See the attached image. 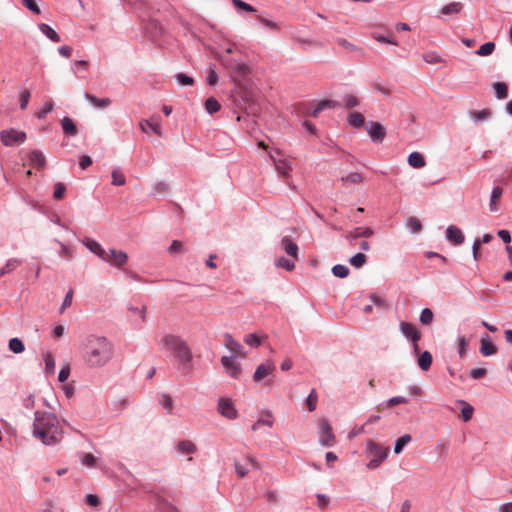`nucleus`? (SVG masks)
I'll list each match as a JSON object with an SVG mask.
<instances>
[{
	"label": "nucleus",
	"mask_w": 512,
	"mask_h": 512,
	"mask_svg": "<svg viewBox=\"0 0 512 512\" xmlns=\"http://www.w3.org/2000/svg\"><path fill=\"white\" fill-rule=\"evenodd\" d=\"M80 355L85 367L100 369L105 367L114 356V346L104 336L88 335L80 344Z\"/></svg>",
	"instance_id": "nucleus-1"
},
{
	"label": "nucleus",
	"mask_w": 512,
	"mask_h": 512,
	"mask_svg": "<svg viewBox=\"0 0 512 512\" xmlns=\"http://www.w3.org/2000/svg\"><path fill=\"white\" fill-rule=\"evenodd\" d=\"M33 437L44 445H56L63 439V428L57 416L47 411L34 413Z\"/></svg>",
	"instance_id": "nucleus-2"
},
{
	"label": "nucleus",
	"mask_w": 512,
	"mask_h": 512,
	"mask_svg": "<svg viewBox=\"0 0 512 512\" xmlns=\"http://www.w3.org/2000/svg\"><path fill=\"white\" fill-rule=\"evenodd\" d=\"M164 347L171 350L178 361L182 364H188L192 360L191 350L185 340L177 335L168 334L162 340Z\"/></svg>",
	"instance_id": "nucleus-3"
},
{
	"label": "nucleus",
	"mask_w": 512,
	"mask_h": 512,
	"mask_svg": "<svg viewBox=\"0 0 512 512\" xmlns=\"http://www.w3.org/2000/svg\"><path fill=\"white\" fill-rule=\"evenodd\" d=\"M389 451V447H384L373 440H368L366 442V455L370 458V461L366 465L367 469L374 470L378 468L388 457Z\"/></svg>",
	"instance_id": "nucleus-4"
},
{
	"label": "nucleus",
	"mask_w": 512,
	"mask_h": 512,
	"mask_svg": "<svg viewBox=\"0 0 512 512\" xmlns=\"http://www.w3.org/2000/svg\"><path fill=\"white\" fill-rule=\"evenodd\" d=\"M221 62L226 68L230 69L237 77L244 78L250 72L249 67L245 63L236 59H231L227 55L221 56Z\"/></svg>",
	"instance_id": "nucleus-5"
},
{
	"label": "nucleus",
	"mask_w": 512,
	"mask_h": 512,
	"mask_svg": "<svg viewBox=\"0 0 512 512\" xmlns=\"http://www.w3.org/2000/svg\"><path fill=\"white\" fill-rule=\"evenodd\" d=\"M0 138L5 146H13L17 144H21L26 140V133L23 131H18L16 129H6L2 130L0 133Z\"/></svg>",
	"instance_id": "nucleus-6"
},
{
	"label": "nucleus",
	"mask_w": 512,
	"mask_h": 512,
	"mask_svg": "<svg viewBox=\"0 0 512 512\" xmlns=\"http://www.w3.org/2000/svg\"><path fill=\"white\" fill-rule=\"evenodd\" d=\"M319 443L324 447H332L336 443L332 427L325 419L319 424Z\"/></svg>",
	"instance_id": "nucleus-7"
},
{
	"label": "nucleus",
	"mask_w": 512,
	"mask_h": 512,
	"mask_svg": "<svg viewBox=\"0 0 512 512\" xmlns=\"http://www.w3.org/2000/svg\"><path fill=\"white\" fill-rule=\"evenodd\" d=\"M221 363L226 369V372L232 378H239L241 374V366L239 363L235 361V356H223L221 358Z\"/></svg>",
	"instance_id": "nucleus-8"
},
{
	"label": "nucleus",
	"mask_w": 512,
	"mask_h": 512,
	"mask_svg": "<svg viewBox=\"0 0 512 512\" xmlns=\"http://www.w3.org/2000/svg\"><path fill=\"white\" fill-rule=\"evenodd\" d=\"M218 411L221 415L228 419H235L237 417V410L233 402L226 398H221L219 400Z\"/></svg>",
	"instance_id": "nucleus-9"
},
{
	"label": "nucleus",
	"mask_w": 512,
	"mask_h": 512,
	"mask_svg": "<svg viewBox=\"0 0 512 512\" xmlns=\"http://www.w3.org/2000/svg\"><path fill=\"white\" fill-rule=\"evenodd\" d=\"M82 243L85 245V247L97 255L100 259L103 261H110V258L108 256V253L103 249V247L95 240L91 238H85L83 239Z\"/></svg>",
	"instance_id": "nucleus-10"
},
{
	"label": "nucleus",
	"mask_w": 512,
	"mask_h": 512,
	"mask_svg": "<svg viewBox=\"0 0 512 512\" xmlns=\"http://www.w3.org/2000/svg\"><path fill=\"white\" fill-rule=\"evenodd\" d=\"M367 132L375 143H381L386 136L385 128L378 122H370Z\"/></svg>",
	"instance_id": "nucleus-11"
},
{
	"label": "nucleus",
	"mask_w": 512,
	"mask_h": 512,
	"mask_svg": "<svg viewBox=\"0 0 512 512\" xmlns=\"http://www.w3.org/2000/svg\"><path fill=\"white\" fill-rule=\"evenodd\" d=\"M373 230L369 227H357V228H354L353 230H350L348 231L346 234H345V238L350 241V244L351 245H354V241L357 239V238H368V237H371L373 235Z\"/></svg>",
	"instance_id": "nucleus-12"
},
{
	"label": "nucleus",
	"mask_w": 512,
	"mask_h": 512,
	"mask_svg": "<svg viewBox=\"0 0 512 512\" xmlns=\"http://www.w3.org/2000/svg\"><path fill=\"white\" fill-rule=\"evenodd\" d=\"M224 343L226 348L234 354L233 356L245 357L243 346L238 341H236L231 334H224Z\"/></svg>",
	"instance_id": "nucleus-13"
},
{
	"label": "nucleus",
	"mask_w": 512,
	"mask_h": 512,
	"mask_svg": "<svg viewBox=\"0 0 512 512\" xmlns=\"http://www.w3.org/2000/svg\"><path fill=\"white\" fill-rule=\"evenodd\" d=\"M249 467H252L254 469L258 468L257 461L251 456L245 457L243 464L238 461L235 462L236 473L241 478L247 475V473L249 471Z\"/></svg>",
	"instance_id": "nucleus-14"
},
{
	"label": "nucleus",
	"mask_w": 512,
	"mask_h": 512,
	"mask_svg": "<svg viewBox=\"0 0 512 512\" xmlns=\"http://www.w3.org/2000/svg\"><path fill=\"white\" fill-rule=\"evenodd\" d=\"M400 330L402 334L412 342H418L421 338V333L409 322L402 321L400 323Z\"/></svg>",
	"instance_id": "nucleus-15"
},
{
	"label": "nucleus",
	"mask_w": 512,
	"mask_h": 512,
	"mask_svg": "<svg viewBox=\"0 0 512 512\" xmlns=\"http://www.w3.org/2000/svg\"><path fill=\"white\" fill-rule=\"evenodd\" d=\"M281 249L294 260L298 259L299 248L288 236H284L280 242Z\"/></svg>",
	"instance_id": "nucleus-16"
},
{
	"label": "nucleus",
	"mask_w": 512,
	"mask_h": 512,
	"mask_svg": "<svg viewBox=\"0 0 512 512\" xmlns=\"http://www.w3.org/2000/svg\"><path fill=\"white\" fill-rule=\"evenodd\" d=\"M275 368L276 367L272 362H266V363L260 364L254 372V375H253L254 381L260 382L265 377L270 375L275 370Z\"/></svg>",
	"instance_id": "nucleus-17"
},
{
	"label": "nucleus",
	"mask_w": 512,
	"mask_h": 512,
	"mask_svg": "<svg viewBox=\"0 0 512 512\" xmlns=\"http://www.w3.org/2000/svg\"><path fill=\"white\" fill-rule=\"evenodd\" d=\"M446 238L448 241L455 245H460L464 242L465 237L461 229L456 226H449L446 230Z\"/></svg>",
	"instance_id": "nucleus-18"
},
{
	"label": "nucleus",
	"mask_w": 512,
	"mask_h": 512,
	"mask_svg": "<svg viewBox=\"0 0 512 512\" xmlns=\"http://www.w3.org/2000/svg\"><path fill=\"white\" fill-rule=\"evenodd\" d=\"M110 261H107L113 266L121 267L123 266L128 259V255L121 250L111 249L108 253Z\"/></svg>",
	"instance_id": "nucleus-19"
},
{
	"label": "nucleus",
	"mask_w": 512,
	"mask_h": 512,
	"mask_svg": "<svg viewBox=\"0 0 512 512\" xmlns=\"http://www.w3.org/2000/svg\"><path fill=\"white\" fill-rule=\"evenodd\" d=\"M28 159L30 165L37 169L43 168L46 164L45 156L40 150L31 151Z\"/></svg>",
	"instance_id": "nucleus-20"
},
{
	"label": "nucleus",
	"mask_w": 512,
	"mask_h": 512,
	"mask_svg": "<svg viewBox=\"0 0 512 512\" xmlns=\"http://www.w3.org/2000/svg\"><path fill=\"white\" fill-rule=\"evenodd\" d=\"M270 157L274 162L277 172L280 175L287 177L291 171L290 163L286 159H275L272 154H270Z\"/></svg>",
	"instance_id": "nucleus-21"
},
{
	"label": "nucleus",
	"mask_w": 512,
	"mask_h": 512,
	"mask_svg": "<svg viewBox=\"0 0 512 512\" xmlns=\"http://www.w3.org/2000/svg\"><path fill=\"white\" fill-rule=\"evenodd\" d=\"M84 97L89 103L96 108H106L111 104L110 98H97L93 94L85 93Z\"/></svg>",
	"instance_id": "nucleus-22"
},
{
	"label": "nucleus",
	"mask_w": 512,
	"mask_h": 512,
	"mask_svg": "<svg viewBox=\"0 0 512 512\" xmlns=\"http://www.w3.org/2000/svg\"><path fill=\"white\" fill-rule=\"evenodd\" d=\"M433 362V357L429 351H424L418 356V366L421 370L427 371L430 369Z\"/></svg>",
	"instance_id": "nucleus-23"
},
{
	"label": "nucleus",
	"mask_w": 512,
	"mask_h": 512,
	"mask_svg": "<svg viewBox=\"0 0 512 512\" xmlns=\"http://www.w3.org/2000/svg\"><path fill=\"white\" fill-rule=\"evenodd\" d=\"M496 346L491 342L488 336L481 339V348L480 352L484 356H491L496 353Z\"/></svg>",
	"instance_id": "nucleus-24"
},
{
	"label": "nucleus",
	"mask_w": 512,
	"mask_h": 512,
	"mask_svg": "<svg viewBox=\"0 0 512 512\" xmlns=\"http://www.w3.org/2000/svg\"><path fill=\"white\" fill-rule=\"evenodd\" d=\"M408 163L411 167L417 169L424 167L426 164L424 156L419 152H412L408 156Z\"/></svg>",
	"instance_id": "nucleus-25"
},
{
	"label": "nucleus",
	"mask_w": 512,
	"mask_h": 512,
	"mask_svg": "<svg viewBox=\"0 0 512 512\" xmlns=\"http://www.w3.org/2000/svg\"><path fill=\"white\" fill-rule=\"evenodd\" d=\"M177 451L181 454H193L197 451V447L190 440H182L177 445Z\"/></svg>",
	"instance_id": "nucleus-26"
},
{
	"label": "nucleus",
	"mask_w": 512,
	"mask_h": 512,
	"mask_svg": "<svg viewBox=\"0 0 512 512\" xmlns=\"http://www.w3.org/2000/svg\"><path fill=\"white\" fill-rule=\"evenodd\" d=\"M39 30L53 42H60L61 38L59 34L48 24L42 23L39 25Z\"/></svg>",
	"instance_id": "nucleus-27"
},
{
	"label": "nucleus",
	"mask_w": 512,
	"mask_h": 512,
	"mask_svg": "<svg viewBox=\"0 0 512 512\" xmlns=\"http://www.w3.org/2000/svg\"><path fill=\"white\" fill-rule=\"evenodd\" d=\"M61 126H62V129H63V132L66 134V135H69V136H74L77 134V128H76V125L75 123L73 122V120L69 117H64L62 120H61Z\"/></svg>",
	"instance_id": "nucleus-28"
},
{
	"label": "nucleus",
	"mask_w": 512,
	"mask_h": 512,
	"mask_svg": "<svg viewBox=\"0 0 512 512\" xmlns=\"http://www.w3.org/2000/svg\"><path fill=\"white\" fill-rule=\"evenodd\" d=\"M339 104L338 102L336 101H333V100H322L320 101L316 107L314 108V110L312 111L311 115L313 117H317L318 114L323 111L324 109L326 108H335V107H338Z\"/></svg>",
	"instance_id": "nucleus-29"
},
{
	"label": "nucleus",
	"mask_w": 512,
	"mask_h": 512,
	"mask_svg": "<svg viewBox=\"0 0 512 512\" xmlns=\"http://www.w3.org/2000/svg\"><path fill=\"white\" fill-rule=\"evenodd\" d=\"M148 126L155 134H161V125L159 121H154V119L143 120L140 122V128L143 132H147L146 127Z\"/></svg>",
	"instance_id": "nucleus-30"
},
{
	"label": "nucleus",
	"mask_w": 512,
	"mask_h": 512,
	"mask_svg": "<svg viewBox=\"0 0 512 512\" xmlns=\"http://www.w3.org/2000/svg\"><path fill=\"white\" fill-rule=\"evenodd\" d=\"M463 5L461 2H451L442 7L441 12L444 15L458 14L462 10Z\"/></svg>",
	"instance_id": "nucleus-31"
},
{
	"label": "nucleus",
	"mask_w": 512,
	"mask_h": 512,
	"mask_svg": "<svg viewBox=\"0 0 512 512\" xmlns=\"http://www.w3.org/2000/svg\"><path fill=\"white\" fill-rule=\"evenodd\" d=\"M22 264V261L16 258L9 259L4 267L0 269V277L4 276L5 274L11 273L14 271L18 266Z\"/></svg>",
	"instance_id": "nucleus-32"
},
{
	"label": "nucleus",
	"mask_w": 512,
	"mask_h": 512,
	"mask_svg": "<svg viewBox=\"0 0 512 512\" xmlns=\"http://www.w3.org/2000/svg\"><path fill=\"white\" fill-rule=\"evenodd\" d=\"M503 190L501 187L496 186L493 188L490 198L489 208L491 212H496L498 207L496 205L497 200L502 196Z\"/></svg>",
	"instance_id": "nucleus-33"
},
{
	"label": "nucleus",
	"mask_w": 512,
	"mask_h": 512,
	"mask_svg": "<svg viewBox=\"0 0 512 512\" xmlns=\"http://www.w3.org/2000/svg\"><path fill=\"white\" fill-rule=\"evenodd\" d=\"M158 401L160 405L167 411L168 414H171L173 411V400L172 398L167 394H159Z\"/></svg>",
	"instance_id": "nucleus-34"
},
{
	"label": "nucleus",
	"mask_w": 512,
	"mask_h": 512,
	"mask_svg": "<svg viewBox=\"0 0 512 512\" xmlns=\"http://www.w3.org/2000/svg\"><path fill=\"white\" fill-rule=\"evenodd\" d=\"M364 116L359 112H353L349 114L348 123L352 127L360 128L364 125Z\"/></svg>",
	"instance_id": "nucleus-35"
},
{
	"label": "nucleus",
	"mask_w": 512,
	"mask_h": 512,
	"mask_svg": "<svg viewBox=\"0 0 512 512\" xmlns=\"http://www.w3.org/2000/svg\"><path fill=\"white\" fill-rule=\"evenodd\" d=\"M411 435L409 434H405L401 437H399L396 441H395V445H394V453L395 454H399L402 452L403 448L411 441Z\"/></svg>",
	"instance_id": "nucleus-36"
},
{
	"label": "nucleus",
	"mask_w": 512,
	"mask_h": 512,
	"mask_svg": "<svg viewBox=\"0 0 512 512\" xmlns=\"http://www.w3.org/2000/svg\"><path fill=\"white\" fill-rule=\"evenodd\" d=\"M495 95L498 99H505L508 96V87L504 82H497L493 85Z\"/></svg>",
	"instance_id": "nucleus-37"
},
{
	"label": "nucleus",
	"mask_w": 512,
	"mask_h": 512,
	"mask_svg": "<svg viewBox=\"0 0 512 512\" xmlns=\"http://www.w3.org/2000/svg\"><path fill=\"white\" fill-rule=\"evenodd\" d=\"M220 108H221V105H220L219 101L214 97H210L205 101V109L207 110V112L209 114H214V113L218 112L220 110Z\"/></svg>",
	"instance_id": "nucleus-38"
},
{
	"label": "nucleus",
	"mask_w": 512,
	"mask_h": 512,
	"mask_svg": "<svg viewBox=\"0 0 512 512\" xmlns=\"http://www.w3.org/2000/svg\"><path fill=\"white\" fill-rule=\"evenodd\" d=\"M9 349L13 352V353H16V354H20L22 353L24 350H25V346L22 342V340H20L19 338H11L9 340Z\"/></svg>",
	"instance_id": "nucleus-39"
},
{
	"label": "nucleus",
	"mask_w": 512,
	"mask_h": 512,
	"mask_svg": "<svg viewBox=\"0 0 512 512\" xmlns=\"http://www.w3.org/2000/svg\"><path fill=\"white\" fill-rule=\"evenodd\" d=\"M125 183H126L125 175L123 174V172L120 169L115 168L112 171V184L115 186H122Z\"/></svg>",
	"instance_id": "nucleus-40"
},
{
	"label": "nucleus",
	"mask_w": 512,
	"mask_h": 512,
	"mask_svg": "<svg viewBox=\"0 0 512 512\" xmlns=\"http://www.w3.org/2000/svg\"><path fill=\"white\" fill-rule=\"evenodd\" d=\"M276 266L285 269L286 271H293L295 269V263L293 260L285 257H280L276 260Z\"/></svg>",
	"instance_id": "nucleus-41"
},
{
	"label": "nucleus",
	"mask_w": 512,
	"mask_h": 512,
	"mask_svg": "<svg viewBox=\"0 0 512 512\" xmlns=\"http://www.w3.org/2000/svg\"><path fill=\"white\" fill-rule=\"evenodd\" d=\"M367 261V256L363 253H357L350 258L349 263L355 268H361Z\"/></svg>",
	"instance_id": "nucleus-42"
},
{
	"label": "nucleus",
	"mask_w": 512,
	"mask_h": 512,
	"mask_svg": "<svg viewBox=\"0 0 512 512\" xmlns=\"http://www.w3.org/2000/svg\"><path fill=\"white\" fill-rule=\"evenodd\" d=\"M457 343H458V354L461 358H464L466 355L467 347L469 345V339L466 338L465 336L461 335L457 338Z\"/></svg>",
	"instance_id": "nucleus-43"
},
{
	"label": "nucleus",
	"mask_w": 512,
	"mask_h": 512,
	"mask_svg": "<svg viewBox=\"0 0 512 512\" xmlns=\"http://www.w3.org/2000/svg\"><path fill=\"white\" fill-rule=\"evenodd\" d=\"M494 49L495 44L493 42H486L479 47V49L476 51V54L480 56H488L492 54Z\"/></svg>",
	"instance_id": "nucleus-44"
},
{
	"label": "nucleus",
	"mask_w": 512,
	"mask_h": 512,
	"mask_svg": "<svg viewBox=\"0 0 512 512\" xmlns=\"http://www.w3.org/2000/svg\"><path fill=\"white\" fill-rule=\"evenodd\" d=\"M433 318H434V314H433V311L429 308H424L422 311H421V314H420V322L423 324V325H430L433 321Z\"/></svg>",
	"instance_id": "nucleus-45"
},
{
	"label": "nucleus",
	"mask_w": 512,
	"mask_h": 512,
	"mask_svg": "<svg viewBox=\"0 0 512 512\" xmlns=\"http://www.w3.org/2000/svg\"><path fill=\"white\" fill-rule=\"evenodd\" d=\"M422 59L428 64H438V63L443 62V59L441 58V56H439L435 52H427V53L423 54Z\"/></svg>",
	"instance_id": "nucleus-46"
},
{
	"label": "nucleus",
	"mask_w": 512,
	"mask_h": 512,
	"mask_svg": "<svg viewBox=\"0 0 512 512\" xmlns=\"http://www.w3.org/2000/svg\"><path fill=\"white\" fill-rule=\"evenodd\" d=\"M341 181L348 182L351 184H360L363 181V177L358 172H352V173L348 174L347 176L342 177Z\"/></svg>",
	"instance_id": "nucleus-47"
},
{
	"label": "nucleus",
	"mask_w": 512,
	"mask_h": 512,
	"mask_svg": "<svg viewBox=\"0 0 512 512\" xmlns=\"http://www.w3.org/2000/svg\"><path fill=\"white\" fill-rule=\"evenodd\" d=\"M332 273L336 277L345 278L349 275V269L345 265L337 264L332 268Z\"/></svg>",
	"instance_id": "nucleus-48"
},
{
	"label": "nucleus",
	"mask_w": 512,
	"mask_h": 512,
	"mask_svg": "<svg viewBox=\"0 0 512 512\" xmlns=\"http://www.w3.org/2000/svg\"><path fill=\"white\" fill-rule=\"evenodd\" d=\"M406 225L412 233H418L422 228L421 222L416 217H410Z\"/></svg>",
	"instance_id": "nucleus-49"
},
{
	"label": "nucleus",
	"mask_w": 512,
	"mask_h": 512,
	"mask_svg": "<svg viewBox=\"0 0 512 512\" xmlns=\"http://www.w3.org/2000/svg\"><path fill=\"white\" fill-rule=\"evenodd\" d=\"M175 79L182 86H191L194 83V79L184 73L176 74Z\"/></svg>",
	"instance_id": "nucleus-50"
},
{
	"label": "nucleus",
	"mask_w": 512,
	"mask_h": 512,
	"mask_svg": "<svg viewBox=\"0 0 512 512\" xmlns=\"http://www.w3.org/2000/svg\"><path fill=\"white\" fill-rule=\"evenodd\" d=\"M45 370L47 373L53 374L55 371V361L50 353L44 355Z\"/></svg>",
	"instance_id": "nucleus-51"
},
{
	"label": "nucleus",
	"mask_w": 512,
	"mask_h": 512,
	"mask_svg": "<svg viewBox=\"0 0 512 512\" xmlns=\"http://www.w3.org/2000/svg\"><path fill=\"white\" fill-rule=\"evenodd\" d=\"M317 401L318 396L316 394V391L313 389L306 399V404L309 411L312 412L316 409Z\"/></svg>",
	"instance_id": "nucleus-52"
},
{
	"label": "nucleus",
	"mask_w": 512,
	"mask_h": 512,
	"mask_svg": "<svg viewBox=\"0 0 512 512\" xmlns=\"http://www.w3.org/2000/svg\"><path fill=\"white\" fill-rule=\"evenodd\" d=\"M232 3L235 8L242 9L247 12L255 13L257 10L251 6L250 4L242 1V0H232Z\"/></svg>",
	"instance_id": "nucleus-53"
},
{
	"label": "nucleus",
	"mask_w": 512,
	"mask_h": 512,
	"mask_svg": "<svg viewBox=\"0 0 512 512\" xmlns=\"http://www.w3.org/2000/svg\"><path fill=\"white\" fill-rule=\"evenodd\" d=\"M462 403L464 404V406L461 410L462 418L465 422H467L472 418L474 409L470 404H468L464 401H462Z\"/></svg>",
	"instance_id": "nucleus-54"
},
{
	"label": "nucleus",
	"mask_w": 512,
	"mask_h": 512,
	"mask_svg": "<svg viewBox=\"0 0 512 512\" xmlns=\"http://www.w3.org/2000/svg\"><path fill=\"white\" fill-rule=\"evenodd\" d=\"M343 102H344V105L349 109L354 108V107L358 106V104H359L358 98L351 94L345 95L343 97Z\"/></svg>",
	"instance_id": "nucleus-55"
},
{
	"label": "nucleus",
	"mask_w": 512,
	"mask_h": 512,
	"mask_svg": "<svg viewBox=\"0 0 512 512\" xmlns=\"http://www.w3.org/2000/svg\"><path fill=\"white\" fill-rule=\"evenodd\" d=\"M244 342L247 345L258 347L261 344L259 337L255 333L247 334L244 337Z\"/></svg>",
	"instance_id": "nucleus-56"
},
{
	"label": "nucleus",
	"mask_w": 512,
	"mask_h": 512,
	"mask_svg": "<svg viewBox=\"0 0 512 512\" xmlns=\"http://www.w3.org/2000/svg\"><path fill=\"white\" fill-rule=\"evenodd\" d=\"M491 115V112L489 109H483L480 111H474L471 113V117L474 118L476 121H482L487 119Z\"/></svg>",
	"instance_id": "nucleus-57"
},
{
	"label": "nucleus",
	"mask_w": 512,
	"mask_h": 512,
	"mask_svg": "<svg viewBox=\"0 0 512 512\" xmlns=\"http://www.w3.org/2000/svg\"><path fill=\"white\" fill-rule=\"evenodd\" d=\"M53 110V103L51 101L46 102L41 110L36 114L38 119H44L48 113Z\"/></svg>",
	"instance_id": "nucleus-58"
},
{
	"label": "nucleus",
	"mask_w": 512,
	"mask_h": 512,
	"mask_svg": "<svg viewBox=\"0 0 512 512\" xmlns=\"http://www.w3.org/2000/svg\"><path fill=\"white\" fill-rule=\"evenodd\" d=\"M218 81V74L214 66H210L207 74V83L211 86L215 85Z\"/></svg>",
	"instance_id": "nucleus-59"
},
{
	"label": "nucleus",
	"mask_w": 512,
	"mask_h": 512,
	"mask_svg": "<svg viewBox=\"0 0 512 512\" xmlns=\"http://www.w3.org/2000/svg\"><path fill=\"white\" fill-rule=\"evenodd\" d=\"M30 91L28 89H25L20 94V108L22 110H25L28 106L29 100H30Z\"/></svg>",
	"instance_id": "nucleus-60"
},
{
	"label": "nucleus",
	"mask_w": 512,
	"mask_h": 512,
	"mask_svg": "<svg viewBox=\"0 0 512 512\" xmlns=\"http://www.w3.org/2000/svg\"><path fill=\"white\" fill-rule=\"evenodd\" d=\"M65 190H66V187L63 183H61V182L56 183L54 186L53 197L57 200L61 199L64 196Z\"/></svg>",
	"instance_id": "nucleus-61"
},
{
	"label": "nucleus",
	"mask_w": 512,
	"mask_h": 512,
	"mask_svg": "<svg viewBox=\"0 0 512 512\" xmlns=\"http://www.w3.org/2000/svg\"><path fill=\"white\" fill-rule=\"evenodd\" d=\"M258 20L263 24L265 25L266 27H268L269 29L271 30H274V31H279L280 30V25L276 22H273L267 18H264L262 16H258Z\"/></svg>",
	"instance_id": "nucleus-62"
},
{
	"label": "nucleus",
	"mask_w": 512,
	"mask_h": 512,
	"mask_svg": "<svg viewBox=\"0 0 512 512\" xmlns=\"http://www.w3.org/2000/svg\"><path fill=\"white\" fill-rule=\"evenodd\" d=\"M23 5L35 14H40V8L35 0H22Z\"/></svg>",
	"instance_id": "nucleus-63"
},
{
	"label": "nucleus",
	"mask_w": 512,
	"mask_h": 512,
	"mask_svg": "<svg viewBox=\"0 0 512 512\" xmlns=\"http://www.w3.org/2000/svg\"><path fill=\"white\" fill-rule=\"evenodd\" d=\"M95 461H96V459H95L94 455L91 453H86L82 457V464L87 467H93L95 464Z\"/></svg>",
	"instance_id": "nucleus-64"
}]
</instances>
